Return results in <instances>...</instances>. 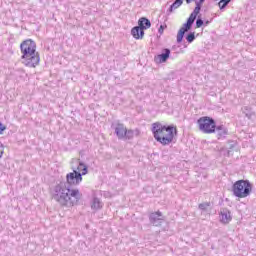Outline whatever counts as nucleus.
Returning <instances> with one entry per match:
<instances>
[{"mask_svg": "<svg viewBox=\"0 0 256 256\" xmlns=\"http://www.w3.org/2000/svg\"><path fill=\"white\" fill-rule=\"evenodd\" d=\"M83 194L79 189H71L65 182H60L54 187L53 199L64 207H73L79 203Z\"/></svg>", "mask_w": 256, "mask_h": 256, "instance_id": "1", "label": "nucleus"}, {"mask_svg": "<svg viewBox=\"0 0 256 256\" xmlns=\"http://www.w3.org/2000/svg\"><path fill=\"white\" fill-rule=\"evenodd\" d=\"M20 51L22 53L21 59L25 67H30L34 69L39 65L41 57L39 52H37V44L31 39L24 40L20 44Z\"/></svg>", "mask_w": 256, "mask_h": 256, "instance_id": "2", "label": "nucleus"}, {"mask_svg": "<svg viewBox=\"0 0 256 256\" xmlns=\"http://www.w3.org/2000/svg\"><path fill=\"white\" fill-rule=\"evenodd\" d=\"M152 133L154 139L161 143V145H171L175 135H177V127L173 125H163L160 122H155L152 124Z\"/></svg>", "mask_w": 256, "mask_h": 256, "instance_id": "3", "label": "nucleus"}, {"mask_svg": "<svg viewBox=\"0 0 256 256\" xmlns=\"http://www.w3.org/2000/svg\"><path fill=\"white\" fill-rule=\"evenodd\" d=\"M251 191H253V185H251L249 180H238L232 186V193L234 197H238V199L249 197Z\"/></svg>", "mask_w": 256, "mask_h": 256, "instance_id": "4", "label": "nucleus"}, {"mask_svg": "<svg viewBox=\"0 0 256 256\" xmlns=\"http://www.w3.org/2000/svg\"><path fill=\"white\" fill-rule=\"evenodd\" d=\"M197 123L202 133H215L216 124L213 118L201 117L198 119Z\"/></svg>", "mask_w": 256, "mask_h": 256, "instance_id": "5", "label": "nucleus"}, {"mask_svg": "<svg viewBox=\"0 0 256 256\" xmlns=\"http://www.w3.org/2000/svg\"><path fill=\"white\" fill-rule=\"evenodd\" d=\"M81 175V172H77V169H73V172L66 175L65 183L68 187H71V185H80L81 181H83V177Z\"/></svg>", "mask_w": 256, "mask_h": 256, "instance_id": "6", "label": "nucleus"}, {"mask_svg": "<svg viewBox=\"0 0 256 256\" xmlns=\"http://www.w3.org/2000/svg\"><path fill=\"white\" fill-rule=\"evenodd\" d=\"M195 23V20L192 18H188L187 22L183 24V26L180 28L178 34H177V43H181L183 41V37H185V33L188 31H191V27H193V24Z\"/></svg>", "mask_w": 256, "mask_h": 256, "instance_id": "7", "label": "nucleus"}, {"mask_svg": "<svg viewBox=\"0 0 256 256\" xmlns=\"http://www.w3.org/2000/svg\"><path fill=\"white\" fill-rule=\"evenodd\" d=\"M220 222L224 225L231 223L233 217L231 216V211L227 208H222L219 213Z\"/></svg>", "mask_w": 256, "mask_h": 256, "instance_id": "8", "label": "nucleus"}, {"mask_svg": "<svg viewBox=\"0 0 256 256\" xmlns=\"http://www.w3.org/2000/svg\"><path fill=\"white\" fill-rule=\"evenodd\" d=\"M150 223L155 227H159L163 221V213L161 211L152 212L149 216Z\"/></svg>", "mask_w": 256, "mask_h": 256, "instance_id": "9", "label": "nucleus"}, {"mask_svg": "<svg viewBox=\"0 0 256 256\" xmlns=\"http://www.w3.org/2000/svg\"><path fill=\"white\" fill-rule=\"evenodd\" d=\"M112 128L114 129L118 139H125V133L127 131V128L125 127V125L121 123H114L112 124Z\"/></svg>", "mask_w": 256, "mask_h": 256, "instance_id": "10", "label": "nucleus"}, {"mask_svg": "<svg viewBox=\"0 0 256 256\" xmlns=\"http://www.w3.org/2000/svg\"><path fill=\"white\" fill-rule=\"evenodd\" d=\"M171 55V50L169 48H165L162 50V53L155 56L156 63H165L169 56Z\"/></svg>", "mask_w": 256, "mask_h": 256, "instance_id": "11", "label": "nucleus"}, {"mask_svg": "<svg viewBox=\"0 0 256 256\" xmlns=\"http://www.w3.org/2000/svg\"><path fill=\"white\" fill-rule=\"evenodd\" d=\"M131 34L134 37V39H143L145 31L142 29L141 26H135L134 28H132Z\"/></svg>", "mask_w": 256, "mask_h": 256, "instance_id": "12", "label": "nucleus"}, {"mask_svg": "<svg viewBox=\"0 0 256 256\" xmlns=\"http://www.w3.org/2000/svg\"><path fill=\"white\" fill-rule=\"evenodd\" d=\"M195 3H196V7L194 8L193 12L189 16V18L194 21H195V19H197V16L201 12V7L203 5V2H201V0L196 1Z\"/></svg>", "mask_w": 256, "mask_h": 256, "instance_id": "13", "label": "nucleus"}, {"mask_svg": "<svg viewBox=\"0 0 256 256\" xmlns=\"http://www.w3.org/2000/svg\"><path fill=\"white\" fill-rule=\"evenodd\" d=\"M77 173H80L81 177H83V175H87V173H89V169L87 168V165H85V163L78 161V166L76 168Z\"/></svg>", "mask_w": 256, "mask_h": 256, "instance_id": "14", "label": "nucleus"}, {"mask_svg": "<svg viewBox=\"0 0 256 256\" xmlns=\"http://www.w3.org/2000/svg\"><path fill=\"white\" fill-rule=\"evenodd\" d=\"M91 209H94V211H99V209H103V202H101V199L94 197L92 200Z\"/></svg>", "mask_w": 256, "mask_h": 256, "instance_id": "15", "label": "nucleus"}, {"mask_svg": "<svg viewBox=\"0 0 256 256\" xmlns=\"http://www.w3.org/2000/svg\"><path fill=\"white\" fill-rule=\"evenodd\" d=\"M139 27H141L143 30L149 29L151 27V21L147 18H140L138 21Z\"/></svg>", "mask_w": 256, "mask_h": 256, "instance_id": "16", "label": "nucleus"}, {"mask_svg": "<svg viewBox=\"0 0 256 256\" xmlns=\"http://www.w3.org/2000/svg\"><path fill=\"white\" fill-rule=\"evenodd\" d=\"M215 131L218 135V139H221L227 135V128H225L223 125L216 126Z\"/></svg>", "mask_w": 256, "mask_h": 256, "instance_id": "17", "label": "nucleus"}, {"mask_svg": "<svg viewBox=\"0 0 256 256\" xmlns=\"http://www.w3.org/2000/svg\"><path fill=\"white\" fill-rule=\"evenodd\" d=\"M135 135H139V130L135 131V130H127L126 129L124 139L131 140V139H133V137H135Z\"/></svg>", "mask_w": 256, "mask_h": 256, "instance_id": "18", "label": "nucleus"}, {"mask_svg": "<svg viewBox=\"0 0 256 256\" xmlns=\"http://www.w3.org/2000/svg\"><path fill=\"white\" fill-rule=\"evenodd\" d=\"M181 5H183V0H175L174 3L170 6L169 12L173 13V11H175V9H179Z\"/></svg>", "mask_w": 256, "mask_h": 256, "instance_id": "19", "label": "nucleus"}, {"mask_svg": "<svg viewBox=\"0 0 256 256\" xmlns=\"http://www.w3.org/2000/svg\"><path fill=\"white\" fill-rule=\"evenodd\" d=\"M229 3H231V0H220L218 2V7H219L220 11H223V9H225V7H227V5H229Z\"/></svg>", "mask_w": 256, "mask_h": 256, "instance_id": "20", "label": "nucleus"}, {"mask_svg": "<svg viewBox=\"0 0 256 256\" xmlns=\"http://www.w3.org/2000/svg\"><path fill=\"white\" fill-rule=\"evenodd\" d=\"M208 207H211V203L210 202H204V203L199 204V206H198V208L201 211H207Z\"/></svg>", "mask_w": 256, "mask_h": 256, "instance_id": "21", "label": "nucleus"}, {"mask_svg": "<svg viewBox=\"0 0 256 256\" xmlns=\"http://www.w3.org/2000/svg\"><path fill=\"white\" fill-rule=\"evenodd\" d=\"M186 41L188 43H193V41H195V32H190L187 36H186Z\"/></svg>", "mask_w": 256, "mask_h": 256, "instance_id": "22", "label": "nucleus"}, {"mask_svg": "<svg viewBox=\"0 0 256 256\" xmlns=\"http://www.w3.org/2000/svg\"><path fill=\"white\" fill-rule=\"evenodd\" d=\"M204 23H205V22H203V19L198 18V19L196 20V27H197V29L203 27Z\"/></svg>", "mask_w": 256, "mask_h": 256, "instance_id": "23", "label": "nucleus"}, {"mask_svg": "<svg viewBox=\"0 0 256 256\" xmlns=\"http://www.w3.org/2000/svg\"><path fill=\"white\" fill-rule=\"evenodd\" d=\"M5 153V146L3 143L0 142V159L3 157V154Z\"/></svg>", "mask_w": 256, "mask_h": 256, "instance_id": "24", "label": "nucleus"}, {"mask_svg": "<svg viewBox=\"0 0 256 256\" xmlns=\"http://www.w3.org/2000/svg\"><path fill=\"white\" fill-rule=\"evenodd\" d=\"M5 129H7V127H5V125L0 123V135H3V131H5Z\"/></svg>", "mask_w": 256, "mask_h": 256, "instance_id": "25", "label": "nucleus"}, {"mask_svg": "<svg viewBox=\"0 0 256 256\" xmlns=\"http://www.w3.org/2000/svg\"><path fill=\"white\" fill-rule=\"evenodd\" d=\"M103 196H104V197H111V193H109V192H104V193H103Z\"/></svg>", "mask_w": 256, "mask_h": 256, "instance_id": "26", "label": "nucleus"}, {"mask_svg": "<svg viewBox=\"0 0 256 256\" xmlns=\"http://www.w3.org/2000/svg\"><path fill=\"white\" fill-rule=\"evenodd\" d=\"M158 31H159V33H160V34H162V33H163V25H161V26H160V28H159V30H158Z\"/></svg>", "mask_w": 256, "mask_h": 256, "instance_id": "27", "label": "nucleus"}, {"mask_svg": "<svg viewBox=\"0 0 256 256\" xmlns=\"http://www.w3.org/2000/svg\"><path fill=\"white\" fill-rule=\"evenodd\" d=\"M209 23H211V21L207 20V21H205L204 25L207 26V25H209Z\"/></svg>", "mask_w": 256, "mask_h": 256, "instance_id": "28", "label": "nucleus"}, {"mask_svg": "<svg viewBox=\"0 0 256 256\" xmlns=\"http://www.w3.org/2000/svg\"><path fill=\"white\" fill-rule=\"evenodd\" d=\"M191 1H193V0H186V3L189 5V3H191Z\"/></svg>", "mask_w": 256, "mask_h": 256, "instance_id": "29", "label": "nucleus"}]
</instances>
